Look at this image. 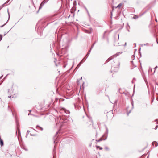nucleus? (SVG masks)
<instances>
[{"label":"nucleus","instance_id":"obj_1","mask_svg":"<svg viewBox=\"0 0 158 158\" xmlns=\"http://www.w3.org/2000/svg\"><path fill=\"white\" fill-rule=\"evenodd\" d=\"M46 2L45 1V0H44V1H43L41 3V4H40V7H39V9H41L42 8V7L44 5Z\"/></svg>","mask_w":158,"mask_h":158},{"label":"nucleus","instance_id":"obj_2","mask_svg":"<svg viewBox=\"0 0 158 158\" xmlns=\"http://www.w3.org/2000/svg\"><path fill=\"white\" fill-rule=\"evenodd\" d=\"M46 2L45 1V0H44V1H43L41 3V4H40V7H39V9H41L42 8V7L44 5Z\"/></svg>","mask_w":158,"mask_h":158},{"label":"nucleus","instance_id":"obj_3","mask_svg":"<svg viewBox=\"0 0 158 158\" xmlns=\"http://www.w3.org/2000/svg\"><path fill=\"white\" fill-rule=\"evenodd\" d=\"M158 127V125L157 123H156L153 125V128L154 129H156Z\"/></svg>","mask_w":158,"mask_h":158},{"label":"nucleus","instance_id":"obj_4","mask_svg":"<svg viewBox=\"0 0 158 158\" xmlns=\"http://www.w3.org/2000/svg\"><path fill=\"white\" fill-rule=\"evenodd\" d=\"M62 110H64V112L67 114H69V113H70V112L69 110H67L64 108H62Z\"/></svg>","mask_w":158,"mask_h":158},{"label":"nucleus","instance_id":"obj_5","mask_svg":"<svg viewBox=\"0 0 158 158\" xmlns=\"http://www.w3.org/2000/svg\"><path fill=\"white\" fill-rule=\"evenodd\" d=\"M8 93L11 94L12 92V88L11 87V89H8Z\"/></svg>","mask_w":158,"mask_h":158},{"label":"nucleus","instance_id":"obj_6","mask_svg":"<svg viewBox=\"0 0 158 158\" xmlns=\"http://www.w3.org/2000/svg\"><path fill=\"white\" fill-rule=\"evenodd\" d=\"M152 145H153V146L155 145V147H156L157 145V143L156 142H152Z\"/></svg>","mask_w":158,"mask_h":158},{"label":"nucleus","instance_id":"obj_7","mask_svg":"<svg viewBox=\"0 0 158 158\" xmlns=\"http://www.w3.org/2000/svg\"><path fill=\"white\" fill-rule=\"evenodd\" d=\"M0 143L1 146H2L3 145V140L0 138Z\"/></svg>","mask_w":158,"mask_h":158},{"label":"nucleus","instance_id":"obj_8","mask_svg":"<svg viewBox=\"0 0 158 158\" xmlns=\"http://www.w3.org/2000/svg\"><path fill=\"white\" fill-rule=\"evenodd\" d=\"M121 6H122V4L120 3L118 5V6L117 7H116V8H120Z\"/></svg>","mask_w":158,"mask_h":158},{"label":"nucleus","instance_id":"obj_9","mask_svg":"<svg viewBox=\"0 0 158 158\" xmlns=\"http://www.w3.org/2000/svg\"><path fill=\"white\" fill-rule=\"evenodd\" d=\"M30 131H29V130H28L27 131V135H26V137H27V135H28L29 134V133L30 132Z\"/></svg>","mask_w":158,"mask_h":158},{"label":"nucleus","instance_id":"obj_10","mask_svg":"<svg viewBox=\"0 0 158 158\" xmlns=\"http://www.w3.org/2000/svg\"><path fill=\"white\" fill-rule=\"evenodd\" d=\"M81 63H80L78 64L77 65V67L76 68H77V67H80V66L81 65Z\"/></svg>","mask_w":158,"mask_h":158},{"label":"nucleus","instance_id":"obj_11","mask_svg":"<svg viewBox=\"0 0 158 158\" xmlns=\"http://www.w3.org/2000/svg\"><path fill=\"white\" fill-rule=\"evenodd\" d=\"M2 36L1 35H0V41L2 40Z\"/></svg>","mask_w":158,"mask_h":158},{"label":"nucleus","instance_id":"obj_12","mask_svg":"<svg viewBox=\"0 0 158 158\" xmlns=\"http://www.w3.org/2000/svg\"><path fill=\"white\" fill-rule=\"evenodd\" d=\"M39 127L40 128V129L41 131H42L43 130V129L42 128L40 127Z\"/></svg>","mask_w":158,"mask_h":158},{"label":"nucleus","instance_id":"obj_13","mask_svg":"<svg viewBox=\"0 0 158 158\" xmlns=\"http://www.w3.org/2000/svg\"><path fill=\"white\" fill-rule=\"evenodd\" d=\"M135 56L134 55H133L132 56V58H134V59Z\"/></svg>","mask_w":158,"mask_h":158},{"label":"nucleus","instance_id":"obj_14","mask_svg":"<svg viewBox=\"0 0 158 158\" xmlns=\"http://www.w3.org/2000/svg\"><path fill=\"white\" fill-rule=\"evenodd\" d=\"M8 14L9 15V17H10V15H9V12L8 10Z\"/></svg>","mask_w":158,"mask_h":158},{"label":"nucleus","instance_id":"obj_15","mask_svg":"<svg viewBox=\"0 0 158 158\" xmlns=\"http://www.w3.org/2000/svg\"><path fill=\"white\" fill-rule=\"evenodd\" d=\"M85 9H86V10L87 11V12L88 13V14H89V12H88V10H87V9L86 8H85Z\"/></svg>","mask_w":158,"mask_h":158},{"label":"nucleus","instance_id":"obj_16","mask_svg":"<svg viewBox=\"0 0 158 158\" xmlns=\"http://www.w3.org/2000/svg\"><path fill=\"white\" fill-rule=\"evenodd\" d=\"M147 44H142V46H143V45H147Z\"/></svg>","mask_w":158,"mask_h":158},{"label":"nucleus","instance_id":"obj_17","mask_svg":"<svg viewBox=\"0 0 158 158\" xmlns=\"http://www.w3.org/2000/svg\"><path fill=\"white\" fill-rule=\"evenodd\" d=\"M136 16V17L134 18V19H135L137 18H138V16Z\"/></svg>","mask_w":158,"mask_h":158},{"label":"nucleus","instance_id":"obj_18","mask_svg":"<svg viewBox=\"0 0 158 158\" xmlns=\"http://www.w3.org/2000/svg\"><path fill=\"white\" fill-rule=\"evenodd\" d=\"M105 149H106V150L108 149V148L107 147H106Z\"/></svg>","mask_w":158,"mask_h":158},{"label":"nucleus","instance_id":"obj_19","mask_svg":"<svg viewBox=\"0 0 158 158\" xmlns=\"http://www.w3.org/2000/svg\"><path fill=\"white\" fill-rule=\"evenodd\" d=\"M131 112V111H130L129 113H128L127 114V115H129V114Z\"/></svg>","mask_w":158,"mask_h":158},{"label":"nucleus","instance_id":"obj_20","mask_svg":"<svg viewBox=\"0 0 158 158\" xmlns=\"http://www.w3.org/2000/svg\"><path fill=\"white\" fill-rule=\"evenodd\" d=\"M127 43L126 42L125 43L124 46H126V45Z\"/></svg>","mask_w":158,"mask_h":158},{"label":"nucleus","instance_id":"obj_21","mask_svg":"<svg viewBox=\"0 0 158 158\" xmlns=\"http://www.w3.org/2000/svg\"><path fill=\"white\" fill-rule=\"evenodd\" d=\"M156 41H157V43L158 44V39H157Z\"/></svg>","mask_w":158,"mask_h":158},{"label":"nucleus","instance_id":"obj_22","mask_svg":"<svg viewBox=\"0 0 158 158\" xmlns=\"http://www.w3.org/2000/svg\"><path fill=\"white\" fill-rule=\"evenodd\" d=\"M110 60H110H109V59H108V60H107V61H109Z\"/></svg>","mask_w":158,"mask_h":158},{"label":"nucleus","instance_id":"obj_23","mask_svg":"<svg viewBox=\"0 0 158 158\" xmlns=\"http://www.w3.org/2000/svg\"><path fill=\"white\" fill-rule=\"evenodd\" d=\"M108 129H107V128H106V131H107V133H108Z\"/></svg>","mask_w":158,"mask_h":158},{"label":"nucleus","instance_id":"obj_24","mask_svg":"<svg viewBox=\"0 0 158 158\" xmlns=\"http://www.w3.org/2000/svg\"><path fill=\"white\" fill-rule=\"evenodd\" d=\"M86 32H87V33H90V32H87V31H86Z\"/></svg>","mask_w":158,"mask_h":158},{"label":"nucleus","instance_id":"obj_25","mask_svg":"<svg viewBox=\"0 0 158 158\" xmlns=\"http://www.w3.org/2000/svg\"><path fill=\"white\" fill-rule=\"evenodd\" d=\"M132 106H133V104L132 102Z\"/></svg>","mask_w":158,"mask_h":158},{"label":"nucleus","instance_id":"obj_26","mask_svg":"<svg viewBox=\"0 0 158 158\" xmlns=\"http://www.w3.org/2000/svg\"><path fill=\"white\" fill-rule=\"evenodd\" d=\"M100 149H101H101H102V148H100Z\"/></svg>","mask_w":158,"mask_h":158},{"label":"nucleus","instance_id":"obj_27","mask_svg":"<svg viewBox=\"0 0 158 158\" xmlns=\"http://www.w3.org/2000/svg\"><path fill=\"white\" fill-rule=\"evenodd\" d=\"M8 97L9 98H10L11 97V96H8Z\"/></svg>","mask_w":158,"mask_h":158},{"label":"nucleus","instance_id":"obj_28","mask_svg":"<svg viewBox=\"0 0 158 158\" xmlns=\"http://www.w3.org/2000/svg\"><path fill=\"white\" fill-rule=\"evenodd\" d=\"M134 44L135 45V47H136V44L135 43Z\"/></svg>","mask_w":158,"mask_h":158},{"label":"nucleus","instance_id":"obj_29","mask_svg":"<svg viewBox=\"0 0 158 158\" xmlns=\"http://www.w3.org/2000/svg\"><path fill=\"white\" fill-rule=\"evenodd\" d=\"M89 55V53H87V55H86V56H87V55Z\"/></svg>","mask_w":158,"mask_h":158},{"label":"nucleus","instance_id":"obj_30","mask_svg":"<svg viewBox=\"0 0 158 158\" xmlns=\"http://www.w3.org/2000/svg\"><path fill=\"white\" fill-rule=\"evenodd\" d=\"M2 76H3L2 75L1 77H0V79L1 78V77H2Z\"/></svg>","mask_w":158,"mask_h":158},{"label":"nucleus","instance_id":"obj_31","mask_svg":"<svg viewBox=\"0 0 158 158\" xmlns=\"http://www.w3.org/2000/svg\"><path fill=\"white\" fill-rule=\"evenodd\" d=\"M93 46H92L91 47V48H93Z\"/></svg>","mask_w":158,"mask_h":158},{"label":"nucleus","instance_id":"obj_32","mask_svg":"<svg viewBox=\"0 0 158 158\" xmlns=\"http://www.w3.org/2000/svg\"><path fill=\"white\" fill-rule=\"evenodd\" d=\"M80 63H81V64L82 63V61H81Z\"/></svg>","mask_w":158,"mask_h":158},{"label":"nucleus","instance_id":"obj_33","mask_svg":"<svg viewBox=\"0 0 158 158\" xmlns=\"http://www.w3.org/2000/svg\"><path fill=\"white\" fill-rule=\"evenodd\" d=\"M3 26H1V27H2Z\"/></svg>","mask_w":158,"mask_h":158},{"label":"nucleus","instance_id":"obj_34","mask_svg":"<svg viewBox=\"0 0 158 158\" xmlns=\"http://www.w3.org/2000/svg\"><path fill=\"white\" fill-rule=\"evenodd\" d=\"M82 79V77H81V79Z\"/></svg>","mask_w":158,"mask_h":158},{"label":"nucleus","instance_id":"obj_35","mask_svg":"<svg viewBox=\"0 0 158 158\" xmlns=\"http://www.w3.org/2000/svg\"><path fill=\"white\" fill-rule=\"evenodd\" d=\"M147 158H148V156H147Z\"/></svg>","mask_w":158,"mask_h":158},{"label":"nucleus","instance_id":"obj_36","mask_svg":"<svg viewBox=\"0 0 158 158\" xmlns=\"http://www.w3.org/2000/svg\"><path fill=\"white\" fill-rule=\"evenodd\" d=\"M38 127V126H37V127H36V128L37 127Z\"/></svg>","mask_w":158,"mask_h":158},{"label":"nucleus","instance_id":"obj_37","mask_svg":"<svg viewBox=\"0 0 158 158\" xmlns=\"http://www.w3.org/2000/svg\"><path fill=\"white\" fill-rule=\"evenodd\" d=\"M56 66H57V65L56 64Z\"/></svg>","mask_w":158,"mask_h":158}]
</instances>
